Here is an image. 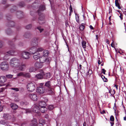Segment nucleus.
Listing matches in <instances>:
<instances>
[{"label":"nucleus","instance_id":"f257e3e1","mask_svg":"<svg viewBox=\"0 0 126 126\" xmlns=\"http://www.w3.org/2000/svg\"><path fill=\"white\" fill-rule=\"evenodd\" d=\"M49 51L47 50H45L43 51L40 58V62L42 63L46 62L47 63H49L50 60L47 57L48 55Z\"/></svg>","mask_w":126,"mask_h":126},{"label":"nucleus","instance_id":"f03ea898","mask_svg":"<svg viewBox=\"0 0 126 126\" xmlns=\"http://www.w3.org/2000/svg\"><path fill=\"white\" fill-rule=\"evenodd\" d=\"M20 61L17 58H14L10 60L9 64L12 67H17L19 65Z\"/></svg>","mask_w":126,"mask_h":126},{"label":"nucleus","instance_id":"7ed1b4c3","mask_svg":"<svg viewBox=\"0 0 126 126\" xmlns=\"http://www.w3.org/2000/svg\"><path fill=\"white\" fill-rule=\"evenodd\" d=\"M27 88L29 91L31 92H32L35 89V84L32 83H29L27 85Z\"/></svg>","mask_w":126,"mask_h":126},{"label":"nucleus","instance_id":"20e7f679","mask_svg":"<svg viewBox=\"0 0 126 126\" xmlns=\"http://www.w3.org/2000/svg\"><path fill=\"white\" fill-rule=\"evenodd\" d=\"M31 45L32 47H31L30 49V52L31 53L33 54L36 53V52L37 48L35 46L37 45V42H32L31 43Z\"/></svg>","mask_w":126,"mask_h":126},{"label":"nucleus","instance_id":"39448f33","mask_svg":"<svg viewBox=\"0 0 126 126\" xmlns=\"http://www.w3.org/2000/svg\"><path fill=\"white\" fill-rule=\"evenodd\" d=\"M0 67L1 70L3 71H7L9 69V66L8 63L6 62H3L0 65Z\"/></svg>","mask_w":126,"mask_h":126},{"label":"nucleus","instance_id":"423d86ee","mask_svg":"<svg viewBox=\"0 0 126 126\" xmlns=\"http://www.w3.org/2000/svg\"><path fill=\"white\" fill-rule=\"evenodd\" d=\"M30 53L28 52L24 51L21 54V56L23 59H27L30 58Z\"/></svg>","mask_w":126,"mask_h":126},{"label":"nucleus","instance_id":"0eeeda50","mask_svg":"<svg viewBox=\"0 0 126 126\" xmlns=\"http://www.w3.org/2000/svg\"><path fill=\"white\" fill-rule=\"evenodd\" d=\"M45 90L44 88H43L41 85L37 88L36 92L40 94H42L43 93L45 92Z\"/></svg>","mask_w":126,"mask_h":126},{"label":"nucleus","instance_id":"6e6552de","mask_svg":"<svg viewBox=\"0 0 126 126\" xmlns=\"http://www.w3.org/2000/svg\"><path fill=\"white\" fill-rule=\"evenodd\" d=\"M26 64L25 63H21L20 61H19V64L18 67V69L21 71H23L24 69L26 67Z\"/></svg>","mask_w":126,"mask_h":126},{"label":"nucleus","instance_id":"1a4fd4ad","mask_svg":"<svg viewBox=\"0 0 126 126\" xmlns=\"http://www.w3.org/2000/svg\"><path fill=\"white\" fill-rule=\"evenodd\" d=\"M38 21V22L40 24H43L44 23V17L43 14H41L39 16Z\"/></svg>","mask_w":126,"mask_h":126},{"label":"nucleus","instance_id":"9d476101","mask_svg":"<svg viewBox=\"0 0 126 126\" xmlns=\"http://www.w3.org/2000/svg\"><path fill=\"white\" fill-rule=\"evenodd\" d=\"M40 107H39L36 105H34L33 108L32 109V111L37 113L39 112Z\"/></svg>","mask_w":126,"mask_h":126},{"label":"nucleus","instance_id":"9b49d317","mask_svg":"<svg viewBox=\"0 0 126 126\" xmlns=\"http://www.w3.org/2000/svg\"><path fill=\"white\" fill-rule=\"evenodd\" d=\"M29 96L32 100L36 101L37 99V97L36 95L35 94H30L29 95Z\"/></svg>","mask_w":126,"mask_h":126},{"label":"nucleus","instance_id":"f8f14e48","mask_svg":"<svg viewBox=\"0 0 126 126\" xmlns=\"http://www.w3.org/2000/svg\"><path fill=\"white\" fill-rule=\"evenodd\" d=\"M33 58L35 60H38L39 58H40L41 55L40 53H38L36 52L33 53Z\"/></svg>","mask_w":126,"mask_h":126},{"label":"nucleus","instance_id":"ddd939ff","mask_svg":"<svg viewBox=\"0 0 126 126\" xmlns=\"http://www.w3.org/2000/svg\"><path fill=\"white\" fill-rule=\"evenodd\" d=\"M43 66V63L40 62L39 63L37 62L35 63V66L37 68H41Z\"/></svg>","mask_w":126,"mask_h":126},{"label":"nucleus","instance_id":"4468645a","mask_svg":"<svg viewBox=\"0 0 126 126\" xmlns=\"http://www.w3.org/2000/svg\"><path fill=\"white\" fill-rule=\"evenodd\" d=\"M37 124V122L36 119L35 118H33L32 120L30 125L31 126H36Z\"/></svg>","mask_w":126,"mask_h":126},{"label":"nucleus","instance_id":"2eb2a0df","mask_svg":"<svg viewBox=\"0 0 126 126\" xmlns=\"http://www.w3.org/2000/svg\"><path fill=\"white\" fill-rule=\"evenodd\" d=\"M44 75V73L43 72H42L36 75L35 76V77L37 78L40 79L43 78V76Z\"/></svg>","mask_w":126,"mask_h":126},{"label":"nucleus","instance_id":"dca6fc26","mask_svg":"<svg viewBox=\"0 0 126 126\" xmlns=\"http://www.w3.org/2000/svg\"><path fill=\"white\" fill-rule=\"evenodd\" d=\"M15 52V51L14 50H12L9 51L6 53L4 57L7 56V55H13L14 54Z\"/></svg>","mask_w":126,"mask_h":126},{"label":"nucleus","instance_id":"f3484780","mask_svg":"<svg viewBox=\"0 0 126 126\" xmlns=\"http://www.w3.org/2000/svg\"><path fill=\"white\" fill-rule=\"evenodd\" d=\"M54 90L51 88H50L48 89L47 93L49 95H52L54 94Z\"/></svg>","mask_w":126,"mask_h":126},{"label":"nucleus","instance_id":"a211bd4d","mask_svg":"<svg viewBox=\"0 0 126 126\" xmlns=\"http://www.w3.org/2000/svg\"><path fill=\"white\" fill-rule=\"evenodd\" d=\"M45 9V5H41L38 11V12L39 14L41 12V11H43Z\"/></svg>","mask_w":126,"mask_h":126},{"label":"nucleus","instance_id":"6ab92c4d","mask_svg":"<svg viewBox=\"0 0 126 126\" xmlns=\"http://www.w3.org/2000/svg\"><path fill=\"white\" fill-rule=\"evenodd\" d=\"M6 80L5 77L2 76L0 77V82L3 83L5 82Z\"/></svg>","mask_w":126,"mask_h":126},{"label":"nucleus","instance_id":"aec40b11","mask_svg":"<svg viewBox=\"0 0 126 126\" xmlns=\"http://www.w3.org/2000/svg\"><path fill=\"white\" fill-rule=\"evenodd\" d=\"M39 110L41 112L44 113L47 111V109L45 107H40Z\"/></svg>","mask_w":126,"mask_h":126},{"label":"nucleus","instance_id":"412c9836","mask_svg":"<svg viewBox=\"0 0 126 126\" xmlns=\"http://www.w3.org/2000/svg\"><path fill=\"white\" fill-rule=\"evenodd\" d=\"M16 14L17 15V17L18 18H21L23 16V13L22 12L19 11L17 12L16 13Z\"/></svg>","mask_w":126,"mask_h":126},{"label":"nucleus","instance_id":"4be33fe9","mask_svg":"<svg viewBox=\"0 0 126 126\" xmlns=\"http://www.w3.org/2000/svg\"><path fill=\"white\" fill-rule=\"evenodd\" d=\"M11 108L14 110H15L17 109L18 107V106L16 104L14 103H12L10 105Z\"/></svg>","mask_w":126,"mask_h":126},{"label":"nucleus","instance_id":"5701e85b","mask_svg":"<svg viewBox=\"0 0 126 126\" xmlns=\"http://www.w3.org/2000/svg\"><path fill=\"white\" fill-rule=\"evenodd\" d=\"M46 105V104L45 102L43 101H41L39 102V107H44Z\"/></svg>","mask_w":126,"mask_h":126},{"label":"nucleus","instance_id":"b1692460","mask_svg":"<svg viewBox=\"0 0 126 126\" xmlns=\"http://www.w3.org/2000/svg\"><path fill=\"white\" fill-rule=\"evenodd\" d=\"M43 48H39L37 49L36 52V53H40V54L41 55H42V51H43Z\"/></svg>","mask_w":126,"mask_h":126},{"label":"nucleus","instance_id":"393cba45","mask_svg":"<svg viewBox=\"0 0 126 126\" xmlns=\"http://www.w3.org/2000/svg\"><path fill=\"white\" fill-rule=\"evenodd\" d=\"M45 86L48 87V88H51L50 81H48L46 82L45 83Z\"/></svg>","mask_w":126,"mask_h":126},{"label":"nucleus","instance_id":"a878e982","mask_svg":"<svg viewBox=\"0 0 126 126\" xmlns=\"http://www.w3.org/2000/svg\"><path fill=\"white\" fill-rule=\"evenodd\" d=\"M44 75L45 78L46 79L49 78L51 76V75L49 73H46L45 74H44Z\"/></svg>","mask_w":126,"mask_h":126},{"label":"nucleus","instance_id":"bb28decb","mask_svg":"<svg viewBox=\"0 0 126 126\" xmlns=\"http://www.w3.org/2000/svg\"><path fill=\"white\" fill-rule=\"evenodd\" d=\"M3 117L4 119H7L10 117V116L8 114H3Z\"/></svg>","mask_w":126,"mask_h":126},{"label":"nucleus","instance_id":"cd10ccee","mask_svg":"<svg viewBox=\"0 0 126 126\" xmlns=\"http://www.w3.org/2000/svg\"><path fill=\"white\" fill-rule=\"evenodd\" d=\"M24 77L27 78H29L31 77V75L29 73H24Z\"/></svg>","mask_w":126,"mask_h":126},{"label":"nucleus","instance_id":"c85d7f7f","mask_svg":"<svg viewBox=\"0 0 126 126\" xmlns=\"http://www.w3.org/2000/svg\"><path fill=\"white\" fill-rule=\"evenodd\" d=\"M115 3L116 6L119 9H120L121 8L118 2V0H115Z\"/></svg>","mask_w":126,"mask_h":126},{"label":"nucleus","instance_id":"c756f323","mask_svg":"<svg viewBox=\"0 0 126 126\" xmlns=\"http://www.w3.org/2000/svg\"><path fill=\"white\" fill-rule=\"evenodd\" d=\"M39 125L42 124L43 125L45 124V121L42 119H40L39 120Z\"/></svg>","mask_w":126,"mask_h":126},{"label":"nucleus","instance_id":"7c9ffc66","mask_svg":"<svg viewBox=\"0 0 126 126\" xmlns=\"http://www.w3.org/2000/svg\"><path fill=\"white\" fill-rule=\"evenodd\" d=\"M82 46L83 48H86V42L84 41H83L82 42Z\"/></svg>","mask_w":126,"mask_h":126},{"label":"nucleus","instance_id":"2f4dec72","mask_svg":"<svg viewBox=\"0 0 126 126\" xmlns=\"http://www.w3.org/2000/svg\"><path fill=\"white\" fill-rule=\"evenodd\" d=\"M84 24L82 23L79 26V28L81 31H83L85 28V26L83 25Z\"/></svg>","mask_w":126,"mask_h":126},{"label":"nucleus","instance_id":"473e14b6","mask_svg":"<svg viewBox=\"0 0 126 126\" xmlns=\"http://www.w3.org/2000/svg\"><path fill=\"white\" fill-rule=\"evenodd\" d=\"M109 92L111 94V95H112L115 94V91L114 90H110L109 91Z\"/></svg>","mask_w":126,"mask_h":126},{"label":"nucleus","instance_id":"72a5a7b5","mask_svg":"<svg viewBox=\"0 0 126 126\" xmlns=\"http://www.w3.org/2000/svg\"><path fill=\"white\" fill-rule=\"evenodd\" d=\"M35 71V69L33 67L30 68L29 69V71L30 72H32Z\"/></svg>","mask_w":126,"mask_h":126},{"label":"nucleus","instance_id":"f704fd0d","mask_svg":"<svg viewBox=\"0 0 126 126\" xmlns=\"http://www.w3.org/2000/svg\"><path fill=\"white\" fill-rule=\"evenodd\" d=\"M6 32L8 34L10 35L12 32L10 29H9L6 31Z\"/></svg>","mask_w":126,"mask_h":126},{"label":"nucleus","instance_id":"c9c22d12","mask_svg":"<svg viewBox=\"0 0 126 126\" xmlns=\"http://www.w3.org/2000/svg\"><path fill=\"white\" fill-rule=\"evenodd\" d=\"M24 72H20L17 74V76H22L24 77Z\"/></svg>","mask_w":126,"mask_h":126},{"label":"nucleus","instance_id":"e433bc0d","mask_svg":"<svg viewBox=\"0 0 126 126\" xmlns=\"http://www.w3.org/2000/svg\"><path fill=\"white\" fill-rule=\"evenodd\" d=\"M37 29L39 30L40 33L41 32L44 30V29L40 27H37Z\"/></svg>","mask_w":126,"mask_h":126},{"label":"nucleus","instance_id":"4c0bfd02","mask_svg":"<svg viewBox=\"0 0 126 126\" xmlns=\"http://www.w3.org/2000/svg\"><path fill=\"white\" fill-rule=\"evenodd\" d=\"M54 107L53 105H50L49 106L48 109L50 110H51L53 109Z\"/></svg>","mask_w":126,"mask_h":126},{"label":"nucleus","instance_id":"58836bf2","mask_svg":"<svg viewBox=\"0 0 126 126\" xmlns=\"http://www.w3.org/2000/svg\"><path fill=\"white\" fill-rule=\"evenodd\" d=\"M32 27V26L31 24H29L27 25L26 26V28L27 29H30Z\"/></svg>","mask_w":126,"mask_h":126},{"label":"nucleus","instance_id":"ea45409f","mask_svg":"<svg viewBox=\"0 0 126 126\" xmlns=\"http://www.w3.org/2000/svg\"><path fill=\"white\" fill-rule=\"evenodd\" d=\"M13 75L11 74L6 75V77L8 78H11L12 77Z\"/></svg>","mask_w":126,"mask_h":126},{"label":"nucleus","instance_id":"a19ab883","mask_svg":"<svg viewBox=\"0 0 126 126\" xmlns=\"http://www.w3.org/2000/svg\"><path fill=\"white\" fill-rule=\"evenodd\" d=\"M92 73V71L91 70H89L88 71V75L90 76V75Z\"/></svg>","mask_w":126,"mask_h":126},{"label":"nucleus","instance_id":"79ce46f5","mask_svg":"<svg viewBox=\"0 0 126 126\" xmlns=\"http://www.w3.org/2000/svg\"><path fill=\"white\" fill-rule=\"evenodd\" d=\"M7 86V85H6V87H5L2 88H0V92H2L4 90L6 89V87Z\"/></svg>","mask_w":126,"mask_h":126},{"label":"nucleus","instance_id":"37998d69","mask_svg":"<svg viewBox=\"0 0 126 126\" xmlns=\"http://www.w3.org/2000/svg\"><path fill=\"white\" fill-rule=\"evenodd\" d=\"M110 121H114V118L113 116L111 115L110 117Z\"/></svg>","mask_w":126,"mask_h":126},{"label":"nucleus","instance_id":"c03bdc74","mask_svg":"<svg viewBox=\"0 0 126 126\" xmlns=\"http://www.w3.org/2000/svg\"><path fill=\"white\" fill-rule=\"evenodd\" d=\"M106 71L105 69H102L101 70V72L104 74H105V72Z\"/></svg>","mask_w":126,"mask_h":126},{"label":"nucleus","instance_id":"a18cd8bd","mask_svg":"<svg viewBox=\"0 0 126 126\" xmlns=\"http://www.w3.org/2000/svg\"><path fill=\"white\" fill-rule=\"evenodd\" d=\"M32 111V110L27 109L26 110V112L27 113L31 112Z\"/></svg>","mask_w":126,"mask_h":126},{"label":"nucleus","instance_id":"49530a36","mask_svg":"<svg viewBox=\"0 0 126 126\" xmlns=\"http://www.w3.org/2000/svg\"><path fill=\"white\" fill-rule=\"evenodd\" d=\"M21 105L22 106H24L26 105V103L23 102H21Z\"/></svg>","mask_w":126,"mask_h":126},{"label":"nucleus","instance_id":"de8ad7c7","mask_svg":"<svg viewBox=\"0 0 126 126\" xmlns=\"http://www.w3.org/2000/svg\"><path fill=\"white\" fill-rule=\"evenodd\" d=\"M39 38L38 37H36V38H35V39H34V40L35 41L34 42V41L33 40L32 42H37V41L39 40ZM37 42L38 43V42Z\"/></svg>","mask_w":126,"mask_h":126},{"label":"nucleus","instance_id":"09e8293b","mask_svg":"<svg viewBox=\"0 0 126 126\" xmlns=\"http://www.w3.org/2000/svg\"><path fill=\"white\" fill-rule=\"evenodd\" d=\"M11 89L15 91H19V90L18 88H12Z\"/></svg>","mask_w":126,"mask_h":126},{"label":"nucleus","instance_id":"8fccbe9b","mask_svg":"<svg viewBox=\"0 0 126 126\" xmlns=\"http://www.w3.org/2000/svg\"><path fill=\"white\" fill-rule=\"evenodd\" d=\"M29 34L28 33H25L24 35V36L26 38H28V37L29 36Z\"/></svg>","mask_w":126,"mask_h":126},{"label":"nucleus","instance_id":"3c124183","mask_svg":"<svg viewBox=\"0 0 126 126\" xmlns=\"http://www.w3.org/2000/svg\"><path fill=\"white\" fill-rule=\"evenodd\" d=\"M10 24L11 25V26L12 27H13L15 23L13 22H12L10 23Z\"/></svg>","mask_w":126,"mask_h":126},{"label":"nucleus","instance_id":"603ef678","mask_svg":"<svg viewBox=\"0 0 126 126\" xmlns=\"http://www.w3.org/2000/svg\"><path fill=\"white\" fill-rule=\"evenodd\" d=\"M0 123L1 124H4L5 123L4 121L3 120H1L0 121Z\"/></svg>","mask_w":126,"mask_h":126},{"label":"nucleus","instance_id":"864d4df0","mask_svg":"<svg viewBox=\"0 0 126 126\" xmlns=\"http://www.w3.org/2000/svg\"><path fill=\"white\" fill-rule=\"evenodd\" d=\"M16 9V7L15 6H14L13 7V8H12L11 10V11H12V12H13V10L14 9V10H15Z\"/></svg>","mask_w":126,"mask_h":126},{"label":"nucleus","instance_id":"5fc2aeb1","mask_svg":"<svg viewBox=\"0 0 126 126\" xmlns=\"http://www.w3.org/2000/svg\"><path fill=\"white\" fill-rule=\"evenodd\" d=\"M123 15L122 14L120 13V15L119 16V17H120L121 19V20H122L123 19Z\"/></svg>","mask_w":126,"mask_h":126},{"label":"nucleus","instance_id":"6e6d98bb","mask_svg":"<svg viewBox=\"0 0 126 126\" xmlns=\"http://www.w3.org/2000/svg\"><path fill=\"white\" fill-rule=\"evenodd\" d=\"M69 10H70V12H73V10H72V7L71 6V5H70V7H69Z\"/></svg>","mask_w":126,"mask_h":126},{"label":"nucleus","instance_id":"4d7b16f0","mask_svg":"<svg viewBox=\"0 0 126 126\" xmlns=\"http://www.w3.org/2000/svg\"><path fill=\"white\" fill-rule=\"evenodd\" d=\"M103 80L104 82H107L108 81V80L107 78H105L104 79H103Z\"/></svg>","mask_w":126,"mask_h":126},{"label":"nucleus","instance_id":"13d9d810","mask_svg":"<svg viewBox=\"0 0 126 126\" xmlns=\"http://www.w3.org/2000/svg\"><path fill=\"white\" fill-rule=\"evenodd\" d=\"M106 42L108 44H110V42L109 40L108 39H106Z\"/></svg>","mask_w":126,"mask_h":126},{"label":"nucleus","instance_id":"bf43d9fd","mask_svg":"<svg viewBox=\"0 0 126 126\" xmlns=\"http://www.w3.org/2000/svg\"><path fill=\"white\" fill-rule=\"evenodd\" d=\"M89 27L91 29L94 30V27L91 25Z\"/></svg>","mask_w":126,"mask_h":126},{"label":"nucleus","instance_id":"052dcab7","mask_svg":"<svg viewBox=\"0 0 126 126\" xmlns=\"http://www.w3.org/2000/svg\"><path fill=\"white\" fill-rule=\"evenodd\" d=\"M111 46L112 47H114V43L113 42H112L111 43Z\"/></svg>","mask_w":126,"mask_h":126},{"label":"nucleus","instance_id":"680f3d73","mask_svg":"<svg viewBox=\"0 0 126 126\" xmlns=\"http://www.w3.org/2000/svg\"><path fill=\"white\" fill-rule=\"evenodd\" d=\"M3 109V107H2V106H0V112Z\"/></svg>","mask_w":126,"mask_h":126},{"label":"nucleus","instance_id":"e2e57ef3","mask_svg":"<svg viewBox=\"0 0 126 126\" xmlns=\"http://www.w3.org/2000/svg\"><path fill=\"white\" fill-rule=\"evenodd\" d=\"M114 87H115L117 90L118 89V86L116 84L115 85Z\"/></svg>","mask_w":126,"mask_h":126},{"label":"nucleus","instance_id":"0e129e2a","mask_svg":"<svg viewBox=\"0 0 126 126\" xmlns=\"http://www.w3.org/2000/svg\"><path fill=\"white\" fill-rule=\"evenodd\" d=\"M101 77L103 80L105 78V77L103 75L101 76Z\"/></svg>","mask_w":126,"mask_h":126},{"label":"nucleus","instance_id":"69168bd1","mask_svg":"<svg viewBox=\"0 0 126 126\" xmlns=\"http://www.w3.org/2000/svg\"><path fill=\"white\" fill-rule=\"evenodd\" d=\"M45 117L46 118H47L48 117V115H46L45 116Z\"/></svg>","mask_w":126,"mask_h":126},{"label":"nucleus","instance_id":"338daca9","mask_svg":"<svg viewBox=\"0 0 126 126\" xmlns=\"http://www.w3.org/2000/svg\"><path fill=\"white\" fill-rule=\"evenodd\" d=\"M101 113H102V114H104V113H105L106 112H105V111L104 110H103L102 111V112H101Z\"/></svg>","mask_w":126,"mask_h":126},{"label":"nucleus","instance_id":"774afa93","mask_svg":"<svg viewBox=\"0 0 126 126\" xmlns=\"http://www.w3.org/2000/svg\"><path fill=\"white\" fill-rule=\"evenodd\" d=\"M83 126H86V123L85 122H84V123L83 124Z\"/></svg>","mask_w":126,"mask_h":126}]
</instances>
